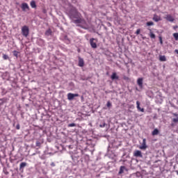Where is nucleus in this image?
<instances>
[{"instance_id":"nucleus-1","label":"nucleus","mask_w":178,"mask_h":178,"mask_svg":"<svg viewBox=\"0 0 178 178\" xmlns=\"http://www.w3.org/2000/svg\"><path fill=\"white\" fill-rule=\"evenodd\" d=\"M66 14L67 15L68 17H70V20L74 23V24H86V20L76 7L70 6L66 10Z\"/></svg>"},{"instance_id":"nucleus-2","label":"nucleus","mask_w":178,"mask_h":178,"mask_svg":"<svg viewBox=\"0 0 178 178\" xmlns=\"http://www.w3.org/2000/svg\"><path fill=\"white\" fill-rule=\"evenodd\" d=\"M21 34L23 35V37H25V38L29 37V34H30V29L27 25H24L22 27Z\"/></svg>"},{"instance_id":"nucleus-3","label":"nucleus","mask_w":178,"mask_h":178,"mask_svg":"<svg viewBox=\"0 0 178 178\" xmlns=\"http://www.w3.org/2000/svg\"><path fill=\"white\" fill-rule=\"evenodd\" d=\"M136 83L140 90H143V88H144V85H143L144 78L143 77L138 78L137 79Z\"/></svg>"},{"instance_id":"nucleus-4","label":"nucleus","mask_w":178,"mask_h":178,"mask_svg":"<svg viewBox=\"0 0 178 178\" xmlns=\"http://www.w3.org/2000/svg\"><path fill=\"white\" fill-rule=\"evenodd\" d=\"M44 144V139L43 138H39L37 139L35 141V147L36 148H41V146Z\"/></svg>"},{"instance_id":"nucleus-5","label":"nucleus","mask_w":178,"mask_h":178,"mask_svg":"<svg viewBox=\"0 0 178 178\" xmlns=\"http://www.w3.org/2000/svg\"><path fill=\"white\" fill-rule=\"evenodd\" d=\"M90 47H92V48H93V49H95V48H97V39L92 38L90 39Z\"/></svg>"},{"instance_id":"nucleus-6","label":"nucleus","mask_w":178,"mask_h":178,"mask_svg":"<svg viewBox=\"0 0 178 178\" xmlns=\"http://www.w3.org/2000/svg\"><path fill=\"white\" fill-rule=\"evenodd\" d=\"M173 116L176 118L172 119V122L170 124L171 127H175V123H178V114L176 113H172Z\"/></svg>"},{"instance_id":"nucleus-7","label":"nucleus","mask_w":178,"mask_h":178,"mask_svg":"<svg viewBox=\"0 0 178 178\" xmlns=\"http://www.w3.org/2000/svg\"><path fill=\"white\" fill-rule=\"evenodd\" d=\"M75 97H79V94H77V93L74 94V93H71V92L67 94V99L69 101H73V99H74Z\"/></svg>"},{"instance_id":"nucleus-8","label":"nucleus","mask_w":178,"mask_h":178,"mask_svg":"<svg viewBox=\"0 0 178 178\" xmlns=\"http://www.w3.org/2000/svg\"><path fill=\"white\" fill-rule=\"evenodd\" d=\"M21 8L23 12H26V10H30V7L27 3H22Z\"/></svg>"},{"instance_id":"nucleus-9","label":"nucleus","mask_w":178,"mask_h":178,"mask_svg":"<svg viewBox=\"0 0 178 178\" xmlns=\"http://www.w3.org/2000/svg\"><path fill=\"white\" fill-rule=\"evenodd\" d=\"M148 146H147V139L143 138V143H142V145H140L139 147L140 149H147V147Z\"/></svg>"},{"instance_id":"nucleus-10","label":"nucleus","mask_w":178,"mask_h":178,"mask_svg":"<svg viewBox=\"0 0 178 178\" xmlns=\"http://www.w3.org/2000/svg\"><path fill=\"white\" fill-rule=\"evenodd\" d=\"M164 19H165L167 22H170L171 23H173V22H175V18L170 15H167Z\"/></svg>"},{"instance_id":"nucleus-11","label":"nucleus","mask_w":178,"mask_h":178,"mask_svg":"<svg viewBox=\"0 0 178 178\" xmlns=\"http://www.w3.org/2000/svg\"><path fill=\"white\" fill-rule=\"evenodd\" d=\"M152 19H153L154 22H156V23H158V22H161V20H162L161 17L158 16V15H156V14L154 15Z\"/></svg>"},{"instance_id":"nucleus-12","label":"nucleus","mask_w":178,"mask_h":178,"mask_svg":"<svg viewBox=\"0 0 178 178\" xmlns=\"http://www.w3.org/2000/svg\"><path fill=\"white\" fill-rule=\"evenodd\" d=\"M111 79L113 81L119 80V76L118 75V74L116 72H113V74L111 76Z\"/></svg>"},{"instance_id":"nucleus-13","label":"nucleus","mask_w":178,"mask_h":178,"mask_svg":"<svg viewBox=\"0 0 178 178\" xmlns=\"http://www.w3.org/2000/svg\"><path fill=\"white\" fill-rule=\"evenodd\" d=\"M78 66H79V67H83L84 66V60L81 57H79Z\"/></svg>"},{"instance_id":"nucleus-14","label":"nucleus","mask_w":178,"mask_h":178,"mask_svg":"<svg viewBox=\"0 0 178 178\" xmlns=\"http://www.w3.org/2000/svg\"><path fill=\"white\" fill-rule=\"evenodd\" d=\"M146 95H147L149 98H154V92H152V90H147L146 92Z\"/></svg>"},{"instance_id":"nucleus-15","label":"nucleus","mask_w":178,"mask_h":178,"mask_svg":"<svg viewBox=\"0 0 178 178\" xmlns=\"http://www.w3.org/2000/svg\"><path fill=\"white\" fill-rule=\"evenodd\" d=\"M26 166H27V163L26 162L21 163L19 165V170H23V169H24Z\"/></svg>"},{"instance_id":"nucleus-16","label":"nucleus","mask_w":178,"mask_h":178,"mask_svg":"<svg viewBox=\"0 0 178 178\" xmlns=\"http://www.w3.org/2000/svg\"><path fill=\"white\" fill-rule=\"evenodd\" d=\"M134 156H143V154H141V151L136 150L134 152Z\"/></svg>"},{"instance_id":"nucleus-17","label":"nucleus","mask_w":178,"mask_h":178,"mask_svg":"<svg viewBox=\"0 0 178 178\" xmlns=\"http://www.w3.org/2000/svg\"><path fill=\"white\" fill-rule=\"evenodd\" d=\"M8 101V98L3 97L2 99H0V106H2Z\"/></svg>"},{"instance_id":"nucleus-18","label":"nucleus","mask_w":178,"mask_h":178,"mask_svg":"<svg viewBox=\"0 0 178 178\" xmlns=\"http://www.w3.org/2000/svg\"><path fill=\"white\" fill-rule=\"evenodd\" d=\"M30 5L33 9H35V8H37V4L35 3V1L34 0L31 1Z\"/></svg>"},{"instance_id":"nucleus-19","label":"nucleus","mask_w":178,"mask_h":178,"mask_svg":"<svg viewBox=\"0 0 178 178\" xmlns=\"http://www.w3.org/2000/svg\"><path fill=\"white\" fill-rule=\"evenodd\" d=\"M153 136H158L159 134V130L158 129H154L152 132Z\"/></svg>"},{"instance_id":"nucleus-20","label":"nucleus","mask_w":178,"mask_h":178,"mask_svg":"<svg viewBox=\"0 0 178 178\" xmlns=\"http://www.w3.org/2000/svg\"><path fill=\"white\" fill-rule=\"evenodd\" d=\"M136 105H137V109H138V111H140V112H144V108H141V107H140V102L137 101Z\"/></svg>"},{"instance_id":"nucleus-21","label":"nucleus","mask_w":178,"mask_h":178,"mask_svg":"<svg viewBox=\"0 0 178 178\" xmlns=\"http://www.w3.org/2000/svg\"><path fill=\"white\" fill-rule=\"evenodd\" d=\"M45 35H47L48 37H49V35H52V31L50 29L47 30L45 31Z\"/></svg>"},{"instance_id":"nucleus-22","label":"nucleus","mask_w":178,"mask_h":178,"mask_svg":"<svg viewBox=\"0 0 178 178\" xmlns=\"http://www.w3.org/2000/svg\"><path fill=\"white\" fill-rule=\"evenodd\" d=\"M126 170V167L124 166H121L120 168V171H119V175H122V173H124V170Z\"/></svg>"},{"instance_id":"nucleus-23","label":"nucleus","mask_w":178,"mask_h":178,"mask_svg":"<svg viewBox=\"0 0 178 178\" xmlns=\"http://www.w3.org/2000/svg\"><path fill=\"white\" fill-rule=\"evenodd\" d=\"M3 59L4 60H10V58H9V56L8 54H3Z\"/></svg>"},{"instance_id":"nucleus-24","label":"nucleus","mask_w":178,"mask_h":178,"mask_svg":"<svg viewBox=\"0 0 178 178\" xmlns=\"http://www.w3.org/2000/svg\"><path fill=\"white\" fill-rule=\"evenodd\" d=\"M64 41L67 43V44H70V39H69V38L67 37V35H64Z\"/></svg>"},{"instance_id":"nucleus-25","label":"nucleus","mask_w":178,"mask_h":178,"mask_svg":"<svg viewBox=\"0 0 178 178\" xmlns=\"http://www.w3.org/2000/svg\"><path fill=\"white\" fill-rule=\"evenodd\" d=\"M159 60L161 62H166V56H159Z\"/></svg>"},{"instance_id":"nucleus-26","label":"nucleus","mask_w":178,"mask_h":178,"mask_svg":"<svg viewBox=\"0 0 178 178\" xmlns=\"http://www.w3.org/2000/svg\"><path fill=\"white\" fill-rule=\"evenodd\" d=\"M111 153L112 152L108 150L107 154H105V156H116V155L113 154H112Z\"/></svg>"},{"instance_id":"nucleus-27","label":"nucleus","mask_w":178,"mask_h":178,"mask_svg":"<svg viewBox=\"0 0 178 178\" xmlns=\"http://www.w3.org/2000/svg\"><path fill=\"white\" fill-rule=\"evenodd\" d=\"M13 56H15L16 58H17L19 56V51L14 50L13 51Z\"/></svg>"},{"instance_id":"nucleus-28","label":"nucleus","mask_w":178,"mask_h":178,"mask_svg":"<svg viewBox=\"0 0 178 178\" xmlns=\"http://www.w3.org/2000/svg\"><path fill=\"white\" fill-rule=\"evenodd\" d=\"M146 26H147L148 27H149L150 26H154V22L152 21L147 22L146 23Z\"/></svg>"},{"instance_id":"nucleus-29","label":"nucleus","mask_w":178,"mask_h":178,"mask_svg":"<svg viewBox=\"0 0 178 178\" xmlns=\"http://www.w3.org/2000/svg\"><path fill=\"white\" fill-rule=\"evenodd\" d=\"M150 30V34H149V37L150 38H153V39H155V34L154 33H152V31H151V29Z\"/></svg>"},{"instance_id":"nucleus-30","label":"nucleus","mask_w":178,"mask_h":178,"mask_svg":"<svg viewBox=\"0 0 178 178\" xmlns=\"http://www.w3.org/2000/svg\"><path fill=\"white\" fill-rule=\"evenodd\" d=\"M173 37H174L175 41H177L178 40V33H173Z\"/></svg>"},{"instance_id":"nucleus-31","label":"nucleus","mask_w":178,"mask_h":178,"mask_svg":"<svg viewBox=\"0 0 178 178\" xmlns=\"http://www.w3.org/2000/svg\"><path fill=\"white\" fill-rule=\"evenodd\" d=\"M105 126H106V123H105V121H103V122L99 124V127H102V128L105 127Z\"/></svg>"},{"instance_id":"nucleus-32","label":"nucleus","mask_w":178,"mask_h":178,"mask_svg":"<svg viewBox=\"0 0 178 178\" xmlns=\"http://www.w3.org/2000/svg\"><path fill=\"white\" fill-rule=\"evenodd\" d=\"M67 127H76V123H71L67 125Z\"/></svg>"},{"instance_id":"nucleus-33","label":"nucleus","mask_w":178,"mask_h":178,"mask_svg":"<svg viewBox=\"0 0 178 178\" xmlns=\"http://www.w3.org/2000/svg\"><path fill=\"white\" fill-rule=\"evenodd\" d=\"M140 33H141V29H138L136 30V31L135 32V34H136V35H138V34H140Z\"/></svg>"},{"instance_id":"nucleus-34","label":"nucleus","mask_w":178,"mask_h":178,"mask_svg":"<svg viewBox=\"0 0 178 178\" xmlns=\"http://www.w3.org/2000/svg\"><path fill=\"white\" fill-rule=\"evenodd\" d=\"M159 38L161 45H163V40H162V37L159 36Z\"/></svg>"},{"instance_id":"nucleus-35","label":"nucleus","mask_w":178,"mask_h":178,"mask_svg":"<svg viewBox=\"0 0 178 178\" xmlns=\"http://www.w3.org/2000/svg\"><path fill=\"white\" fill-rule=\"evenodd\" d=\"M106 106L107 108H111V106H112V103H111L109 101L107 102Z\"/></svg>"},{"instance_id":"nucleus-36","label":"nucleus","mask_w":178,"mask_h":178,"mask_svg":"<svg viewBox=\"0 0 178 178\" xmlns=\"http://www.w3.org/2000/svg\"><path fill=\"white\" fill-rule=\"evenodd\" d=\"M3 173H5L6 175H9V172H8V170L6 168H3Z\"/></svg>"},{"instance_id":"nucleus-37","label":"nucleus","mask_w":178,"mask_h":178,"mask_svg":"<svg viewBox=\"0 0 178 178\" xmlns=\"http://www.w3.org/2000/svg\"><path fill=\"white\" fill-rule=\"evenodd\" d=\"M15 128L17 130H20V124H17Z\"/></svg>"},{"instance_id":"nucleus-38","label":"nucleus","mask_w":178,"mask_h":178,"mask_svg":"<svg viewBox=\"0 0 178 178\" xmlns=\"http://www.w3.org/2000/svg\"><path fill=\"white\" fill-rule=\"evenodd\" d=\"M123 79H124V80H127H127H130V79H129L128 76H123Z\"/></svg>"},{"instance_id":"nucleus-39","label":"nucleus","mask_w":178,"mask_h":178,"mask_svg":"<svg viewBox=\"0 0 178 178\" xmlns=\"http://www.w3.org/2000/svg\"><path fill=\"white\" fill-rule=\"evenodd\" d=\"M176 29H178V26L177 25L173 26V29L174 30H176Z\"/></svg>"},{"instance_id":"nucleus-40","label":"nucleus","mask_w":178,"mask_h":178,"mask_svg":"<svg viewBox=\"0 0 178 178\" xmlns=\"http://www.w3.org/2000/svg\"><path fill=\"white\" fill-rule=\"evenodd\" d=\"M81 102H83V101H84V96L82 95V96L81 97Z\"/></svg>"},{"instance_id":"nucleus-41","label":"nucleus","mask_w":178,"mask_h":178,"mask_svg":"<svg viewBox=\"0 0 178 178\" xmlns=\"http://www.w3.org/2000/svg\"><path fill=\"white\" fill-rule=\"evenodd\" d=\"M174 52H175V54H177L178 55V49H175V50L174 51Z\"/></svg>"},{"instance_id":"nucleus-42","label":"nucleus","mask_w":178,"mask_h":178,"mask_svg":"<svg viewBox=\"0 0 178 178\" xmlns=\"http://www.w3.org/2000/svg\"><path fill=\"white\" fill-rule=\"evenodd\" d=\"M55 165H55V163H51V166H53V167H54V166H55Z\"/></svg>"},{"instance_id":"nucleus-43","label":"nucleus","mask_w":178,"mask_h":178,"mask_svg":"<svg viewBox=\"0 0 178 178\" xmlns=\"http://www.w3.org/2000/svg\"><path fill=\"white\" fill-rule=\"evenodd\" d=\"M136 91H140V90H138V88H136Z\"/></svg>"},{"instance_id":"nucleus-44","label":"nucleus","mask_w":178,"mask_h":178,"mask_svg":"<svg viewBox=\"0 0 178 178\" xmlns=\"http://www.w3.org/2000/svg\"><path fill=\"white\" fill-rule=\"evenodd\" d=\"M108 26H111V23L110 22H108Z\"/></svg>"},{"instance_id":"nucleus-45","label":"nucleus","mask_w":178,"mask_h":178,"mask_svg":"<svg viewBox=\"0 0 178 178\" xmlns=\"http://www.w3.org/2000/svg\"><path fill=\"white\" fill-rule=\"evenodd\" d=\"M40 40L43 42H44V40H42V39H40Z\"/></svg>"},{"instance_id":"nucleus-46","label":"nucleus","mask_w":178,"mask_h":178,"mask_svg":"<svg viewBox=\"0 0 178 178\" xmlns=\"http://www.w3.org/2000/svg\"><path fill=\"white\" fill-rule=\"evenodd\" d=\"M143 40H145V37H143Z\"/></svg>"},{"instance_id":"nucleus-47","label":"nucleus","mask_w":178,"mask_h":178,"mask_svg":"<svg viewBox=\"0 0 178 178\" xmlns=\"http://www.w3.org/2000/svg\"><path fill=\"white\" fill-rule=\"evenodd\" d=\"M141 36H143V34H140Z\"/></svg>"},{"instance_id":"nucleus-48","label":"nucleus","mask_w":178,"mask_h":178,"mask_svg":"<svg viewBox=\"0 0 178 178\" xmlns=\"http://www.w3.org/2000/svg\"><path fill=\"white\" fill-rule=\"evenodd\" d=\"M71 84H73V83H71Z\"/></svg>"}]
</instances>
